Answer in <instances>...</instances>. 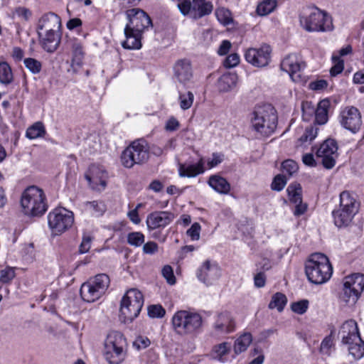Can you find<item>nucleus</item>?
Returning <instances> with one entry per match:
<instances>
[{
  "label": "nucleus",
  "mask_w": 364,
  "mask_h": 364,
  "mask_svg": "<svg viewBox=\"0 0 364 364\" xmlns=\"http://www.w3.org/2000/svg\"><path fill=\"white\" fill-rule=\"evenodd\" d=\"M277 110L270 104L256 105L250 114V123L252 129L262 136L272 134L277 126Z\"/></svg>",
  "instance_id": "1"
},
{
  "label": "nucleus",
  "mask_w": 364,
  "mask_h": 364,
  "mask_svg": "<svg viewBox=\"0 0 364 364\" xmlns=\"http://www.w3.org/2000/svg\"><path fill=\"white\" fill-rule=\"evenodd\" d=\"M305 273L310 282L322 284L331 277L333 267L325 255L315 253L311 255L306 262Z\"/></svg>",
  "instance_id": "2"
},
{
  "label": "nucleus",
  "mask_w": 364,
  "mask_h": 364,
  "mask_svg": "<svg viewBox=\"0 0 364 364\" xmlns=\"http://www.w3.org/2000/svg\"><path fill=\"white\" fill-rule=\"evenodd\" d=\"M360 204L355 195L345 191L340 194L339 206L332 212L333 223L338 228L348 226L358 213Z\"/></svg>",
  "instance_id": "3"
},
{
  "label": "nucleus",
  "mask_w": 364,
  "mask_h": 364,
  "mask_svg": "<svg viewBox=\"0 0 364 364\" xmlns=\"http://www.w3.org/2000/svg\"><path fill=\"white\" fill-rule=\"evenodd\" d=\"M299 23L308 32H326L333 28L331 16L317 8L304 9L299 14Z\"/></svg>",
  "instance_id": "4"
},
{
  "label": "nucleus",
  "mask_w": 364,
  "mask_h": 364,
  "mask_svg": "<svg viewBox=\"0 0 364 364\" xmlns=\"http://www.w3.org/2000/svg\"><path fill=\"white\" fill-rule=\"evenodd\" d=\"M21 204L23 213L30 216L41 215L48 208L43 191L36 186H30L23 192Z\"/></svg>",
  "instance_id": "5"
},
{
  "label": "nucleus",
  "mask_w": 364,
  "mask_h": 364,
  "mask_svg": "<svg viewBox=\"0 0 364 364\" xmlns=\"http://www.w3.org/2000/svg\"><path fill=\"white\" fill-rule=\"evenodd\" d=\"M124 345L125 338L122 333L116 331L108 333L104 342L102 353L109 364H121L124 361L126 357Z\"/></svg>",
  "instance_id": "6"
},
{
  "label": "nucleus",
  "mask_w": 364,
  "mask_h": 364,
  "mask_svg": "<svg viewBox=\"0 0 364 364\" xmlns=\"http://www.w3.org/2000/svg\"><path fill=\"white\" fill-rule=\"evenodd\" d=\"M174 331L181 335L191 334L202 326V316L196 313L186 310L176 311L171 319Z\"/></svg>",
  "instance_id": "7"
},
{
  "label": "nucleus",
  "mask_w": 364,
  "mask_h": 364,
  "mask_svg": "<svg viewBox=\"0 0 364 364\" xmlns=\"http://www.w3.org/2000/svg\"><path fill=\"white\" fill-rule=\"evenodd\" d=\"M109 282V277L105 274L90 279L81 286L80 293L82 299L87 302L98 300L107 291Z\"/></svg>",
  "instance_id": "8"
},
{
  "label": "nucleus",
  "mask_w": 364,
  "mask_h": 364,
  "mask_svg": "<svg viewBox=\"0 0 364 364\" xmlns=\"http://www.w3.org/2000/svg\"><path fill=\"white\" fill-rule=\"evenodd\" d=\"M149 157L148 144L143 139L133 141L121 155V161L126 168H132L134 164L146 162Z\"/></svg>",
  "instance_id": "9"
},
{
  "label": "nucleus",
  "mask_w": 364,
  "mask_h": 364,
  "mask_svg": "<svg viewBox=\"0 0 364 364\" xmlns=\"http://www.w3.org/2000/svg\"><path fill=\"white\" fill-rule=\"evenodd\" d=\"M144 304V297L136 289L128 290L121 301L120 313L124 321H132L139 314Z\"/></svg>",
  "instance_id": "10"
},
{
  "label": "nucleus",
  "mask_w": 364,
  "mask_h": 364,
  "mask_svg": "<svg viewBox=\"0 0 364 364\" xmlns=\"http://www.w3.org/2000/svg\"><path fill=\"white\" fill-rule=\"evenodd\" d=\"M364 289V274H353L343 279L340 299L346 304H355Z\"/></svg>",
  "instance_id": "11"
},
{
  "label": "nucleus",
  "mask_w": 364,
  "mask_h": 364,
  "mask_svg": "<svg viewBox=\"0 0 364 364\" xmlns=\"http://www.w3.org/2000/svg\"><path fill=\"white\" fill-rule=\"evenodd\" d=\"M48 222L52 232L60 235L73 226L74 214L65 208H56L48 213Z\"/></svg>",
  "instance_id": "12"
},
{
  "label": "nucleus",
  "mask_w": 364,
  "mask_h": 364,
  "mask_svg": "<svg viewBox=\"0 0 364 364\" xmlns=\"http://www.w3.org/2000/svg\"><path fill=\"white\" fill-rule=\"evenodd\" d=\"M128 23L126 26L132 31L143 34L150 27L152 21L150 16L144 10L139 8H132L126 11Z\"/></svg>",
  "instance_id": "13"
},
{
  "label": "nucleus",
  "mask_w": 364,
  "mask_h": 364,
  "mask_svg": "<svg viewBox=\"0 0 364 364\" xmlns=\"http://www.w3.org/2000/svg\"><path fill=\"white\" fill-rule=\"evenodd\" d=\"M338 119L343 128L353 134L358 133L362 126L361 113L353 106H347L341 109Z\"/></svg>",
  "instance_id": "14"
},
{
  "label": "nucleus",
  "mask_w": 364,
  "mask_h": 364,
  "mask_svg": "<svg viewBox=\"0 0 364 364\" xmlns=\"http://www.w3.org/2000/svg\"><path fill=\"white\" fill-rule=\"evenodd\" d=\"M317 158L321 159L323 166L331 169L335 166L338 156L337 142L332 139H328L320 144L319 147H314Z\"/></svg>",
  "instance_id": "15"
},
{
  "label": "nucleus",
  "mask_w": 364,
  "mask_h": 364,
  "mask_svg": "<svg viewBox=\"0 0 364 364\" xmlns=\"http://www.w3.org/2000/svg\"><path fill=\"white\" fill-rule=\"evenodd\" d=\"M271 52L270 46L267 44H263L259 48H248L245 53V58L252 65L262 68L269 65Z\"/></svg>",
  "instance_id": "16"
},
{
  "label": "nucleus",
  "mask_w": 364,
  "mask_h": 364,
  "mask_svg": "<svg viewBox=\"0 0 364 364\" xmlns=\"http://www.w3.org/2000/svg\"><path fill=\"white\" fill-rule=\"evenodd\" d=\"M197 277L206 285H212L220 278V268L216 262L206 260L198 269Z\"/></svg>",
  "instance_id": "17"
},
{
  "label": "nucleus",
  "mask_w": 364,
  "mask_h": 364,
  "mask_svg": "<svg viewBox=\"0 0 364 364\" xmlns=\"http://www.w3.org/2000/svg\"><path fill=\"white\" fill-rule=\"evenodd\" d=\"M213 329L219 335L234 332L236 329V322L232 314L228 311H223L218 314L213 324Z\"/></svg>",
  "instance_id": "18"
},
{
  "label": "nucleus",
  "mask_w": 364,
  "mask_h": 364,
  "mask_svg": "<svg viewBox=\"0 0 364 364\" xmlns=\"http://www.w3.org/2000/svg\"><path fill=\"white\" fill-rule=\"evenodd\" d=\"M174 219V215L168 211H156L150 213L146 218V226L149 232L163 229Z\"/></svg>",
  "instance_id": "19"
},
{
  "label": "nucleus",
  "mask_w": 364,
  "mask_h": 364,
  "mask_svg": "<svg viewBox=\"0 0 364 364\" xmlns=\"http://www.w3.org/2000/svg\"><path fill=\"white\" fill-rule=\"evenodd\" d=\"M338 336L343 345L352 341H360V335L355 321L353 319L346 321L339 329Z\"/></svg>",
  "instance_id": "20"
},
{
  "label": "nucleus",
  "mask_w": 364,
  "mask_h": 364,
  "mask_svg": "<svg viewBox=\"0 0 364 364\" xmlns=\"http://www.w3.org/2000/svg\"><path fill=\"white\" fill-rule=\"evenodd\" d=\"M60 26V17L53 12H49L39 19L37 30L41 32H59Z\"/></svg>",
  "instance_id": "21"
},
{
  "label": "nucleus",
  "mask_w": 364,
  "mask_h": 364,
  "mask_svg": "<svg viewBox=\"0 0 364 364\" xmlns=\"http://www.w3.org/2000/svg\"><path fill=\"white\" fill-rule=\"evenodd\" d=\"M205 160L203 157H200L198 162L194 164H178V171L180 177L194 178L205 172Z\"/></svg>",
  "instance_id": "22"
},
{
  "label": "nucleus",
  "mask_w": 364,
  "mask_h": 364,
  "mask_svg": "<svg viewBox=\"0 0 364 364\" xmlns=\"http://www.w3.org/2000/svg\"><path fill=\"white\" fill-rule=\"evenodd\" d=\"M42 48L47 52H54L60 45V32H41L38 31Z\"/></svg>",
  "instance_id": "23"
},
{
  "label": "nucleus",
  "mask_w": 364,
  "mask_h": 364,
  "mask_svg": "<svg viewBox=\"0 0 364 364\" xmlns=\"http://www.w3.org/2000/svg\"><path fill=\"white\" fill-rule=\"evenodd\" d=\"M237 76L235 72H225L218 80L217 88L220 92L232 91L237 85Z\"/></svg>",
  "instance_id": "24"
},
{
  "label": "nucleus",
  "mask_w": 364,
  "mask_h": 364,
  "mask_svg": "<svg viewBox=\"0 0 364 364\" xmlns=\"http://www.w3.org/2000/svg\"><path fill=\"white\" fill-rule=\"evenodd\" d=\"M125 40L122 46L125 49L136 50L141 47V38L143 34L132 31L127 27L124 28Z\"/></svg>",
  "instance_id": "25"
},
{
  "label": "nucleus",
  "mask_w": 364,
  "mask_h": 364,
  "mask_svg": "<svg viewBox=\"0 0 364 364\" xmlns=\"http://www.w3.org/2000/svg\"><path fill=\"white\" fill-rule=\"evenodd\" d=\"M85 178L90 183H93L94 188H97L98 185H100L102 188H105L107 184V173L105 170L92 166L90 168V174H87Z\"/></svg>",
  "instance_id": "26"
},
{
  "label": "nucleus",
  "mask_w": 364,
  "mask_h": 364,
  "mask_svg": "<svg viewBox=\"0 0 364 364\" xmlns=\"http://www.w3.org/2000/svg\"><path fill=\"white\" fill-rule=\"evenodd\" d=\"M213 9V4L206 0H193L192 18H200L211 14Z\"/></svg>",
  "instance_id": "27"
},
{
  "label": "nucleus",
  "mask_w": 364,
  "mask_h": 364,
  "mask_svg": "<svg viewBox=\"0 0 364 364\" xmlns=\"http://www.w3.org/2000/svg\"><path fill=\"white\" fill-rule=\"evenodd\" d=\"M208 184L220 194H228L230 191V184L223 177L219 175H212L209 177Z\"/></svg>",
  "instance_id": "28"
},
{
  "label": "nucleus",
  "mask_w": 364,
  "mask_h": 364,
  "mask_svg": "<svg viewBox=\"0 0 364 364\" xmlns=\"http://www.w3.org/2000/svg\"><path fill=\"white\" fill-rule=\"evenodd\" d=\"M330 101L327 99L321 100L316 107L314 118L317 124H324L328 122V111Z\"/></svg>",
  "instance_id": "29"
},
{
  "label": "nucleus",
  "mask_w": 364,
  "mask_h": 364,
  "mask_svg": "<svg viewBox=\"0 0 364 364\" xmlns=\"http://www.w3.org/2000/svg\"><path fill=\"white\" fill-rule=\"evenodd\" d=\"M252 341V336L249 332L241 333L236 338L233 346V350L235 355L245 352Z\"/></svg>",
  "instance_id": "30"
},
{
  "label": "nucleus",
  "mask_w": 364,
  "mask_h": 364,
  "mask_svg": "<svg viewBox=\"0 0 364 364\" xmlns=\"http://www.w3.org/2000/svg\"><path fill=\"white\" fill-rule=\"evenodd\" d=\"M352 46L348 45L339 50L334 52L332 55L331 60L333 66L331 68H344L345 58L348 55L352 53Z\"/></svg>",
  "instance_id": "31"
},
{
  "label": "nucleus",
  "mask_w": 364,
  "mask_h": 364,
  "mask_svg": "<svg viewBox=\"0 0 364 364\" xmlns=\"http://www.w3.org/2000/svg\"><path fill=\"white\" fill-rule=\"evenodd\" d=\"M71 48L73 50V58L71 60V66L81 67L83 63L84 52L82 44L76 39L71 43Z\"/></svg>",
  "instance_id": "32"
},
{
  "label": "nucleus",
  "mask_w": 364,
  "mask_h": 364,
  "mask_svg": "<svg viewBox=\"0 0 364 364\" xmlns=\"http://www.w3.org/2000/svg\"><path fill=\"white\" fill-rule=\"evenodd\" d=\"M306 66V63L296 54L287 55L281 63V68H302Z\"/></svg>",
  "instance_id": "33"
},
{
  "label": "nucleus",
  "mask_w": 364,
  "mask_h": 364,
  "mask_svg": "<svg viewBox=\"0 0 364 364\" xmlns=\"http://www.w3.org/2000/svg\"><path fill=\"white\" fill-rule=\"evenodd\" d=\"M345 345L348 346L349 354L355 360H359L364 356V341L361 338H360V341H352Z\"/></svg>",
  "instance_id": "34"
},
{
  "label": "nucleus",
  "mask_w": 364,
  "mask_h": 364,
  "mask_svg": "<svg viewBox=\"0 0 364 364\" xmlns=\"http://www.w3.org/2000/svg\"><path fill=\"white\" fill-rule=\"evenodd\" d=\"M232 348V344L230 342H223L216 345L213 348V353L215 358L224 363L228 360V355Z\"/></svg>",
  "instance_id": "35"
},
{
  "label": "nucleus",
  "mask_w": 364,
  "mask_h": 364,
  "mask_svg": "<svg viewBox=\"0 0 364 364\" xmlns=\"http://www.w3.org/2000/svg\"><path fill=\"white\" fill-rule=\"evenodd\" d=\"M45 134L46 129L43 124L37 122L27 129L26 136L30 139H35L43 136Z\"/></svg>",
  "instance_id": "36"
},
{
  "label": "nucleus",
  "mask_w": 364,
  "mask_h": 364,
  "mask_svg": "<svg viewBox=\"0 0 364 364\" xmlns=\"http://www.w3.org/2000/svg\"><path fill=\"white\" fill-rule=\"evenodd\" d=\"M287 191L288 193L289 198L291 203H297L301 202V187L299 183H291L288 186Z\"/></svg>",
  "instance_id": "37"
},
{
  "label": "nucleus",
  "mask_w": 364,
  "mask_h": 364,
  "mask_svg": "<svg viewBox=\"0 0 364 364\" xmlns=\"http://www.w3.org/2000/svg\"><path fill=\"white\" fill-rule=\"evenodd\" d=\"M277 0H264L257 5V13L259 16H267L277 7Z\"/></svg>",
  "instance_id": "38"
},
{
  "label": "nucleus",
  "mask_w": 364,
  "mask_h": 364,
  "mask_svg": "<svg viewBox=\"0 0 364 364\" xmlns=\"http://www.w3.org/2000/svg\"><path fill=\"white\" fill-rule=\"evenodd\" d=\"M287 301V297L284 294L279 292L276 293L272 296V300L269 304V308L271 309H277L279 311H282Z\"/></svg>",
  "instance_id": "39"
},
{
  "label": "nucleus",
  "mask_w": 364,
  "mask_h": 364,
  "mask_svg": "<svg viewBox=\"0 0 364 364\" xmlns=\"http://www.w3.org/2000/svg\"><path fill=\"white\" fill-rule=\"evenodd\" d=\"M318 134V128L314 126H310L307 127L299 139V145L301 146L306 143H311Z\"/></svg>",
  "instance_id": "40"
},
{
  "label": "nucleus",
  "mask_w": 364,
  "mask_h": 364,
  "mask_svg": "<svg viewBox=\"0 0 364 364\" xmlns=\"http://www.w3.org/2000/svg\"><path fill=\"white\" fill-rule=\"evenodd\" d=\"M145 236L141 232H132L127 235V243L134 247H139L144 243Z\"/></svg>",
  "instance_id": "41"
},
{
  "label": "nucleus",
  "mask_w": 364,
  "mask_h": 364,
  "mask_svg": "<svg viewBox=\"0 0 364 364\" xmlns=\"http://www.w3.org/2000/svg\"><path fill=\"white\" fill-rule=\"evenodd\" d=\"M299 167L297 164L291 160L288 159L282 164V171L284 176L291 177L298 171Z\"/></svg>",
  "instance_id": "42"
},
{
  "label": "nucleus",
  "mask_w": 364,
  "mask_h": 364,
  "mask_svg": "<svg viewBox=\"0 0 364 364\" xmlns=\"http://www.w3.org/2000/svg\"><path fill=\"white\" fill-rule=\"evenodd\" d=\"M215 16L218 21L224 26H228L232 22L231 14L225 8H218L215 10Z\"/></svg>",
  "instance_id": "43"
},
{
  "label": "nucleus",
  "mask_w": 364,
  "mask_h": 364,
  "mask_svg": "<svg viewBox=\"0 0 364 364\" xmlns=\"http://www.w3.org/2000/svg\"><path fill=\"white\" fill-rule=\"evenodd\" d=\"M86 208L96 216L102 215L106 210L105 205L101 201H92L86 203Z\"/></svg>",
  "instance_id": "44"
},
{
  "label": "nucleus",
  "mask_w": 364,
  "mask_h": 364,
  "mask_svg": "<svg viewBox=\"0 0 364 364\" xmlns=\"http://www.w3.org/2000/svg\"><path fill=\"white\" fill-rule=\"evenodd\" d=\"M302 117L305 121H310L313 117H314L316 107L311 102L305 101L302 102Z\"/></svg>",
  "instance_id": "45"
},
{
  "label": "nucleus",
  "mask_w": 364,
  "mask_h": 364,
  "mask_svg": "<svg viewBox=\"0 0 364 364\" xmlns=\"http://www.w3.org/2000/svg\"><path fill=\"white\" fill-rule=\"evenodd\" d=\"M193 100L194 95L190 91L185 93H181L179 95L180 107L183 110L189 109L192 106Z\"/></svg>",
  "instance_id": "46"
},
{
  "label": "nucleus",
  "mask_w": 364,
  "mask_h": 364,
  "mask_svg": "<svg viewBox=\"0 0 364 364\" xmlns=\"http://www.w3.org/2000/svg\"><path fill=\"white\" fill-rule=\"evenodd\" d=\"M333 347V339L331 336H326L321 342L320 352L327 356L331 355Z\"/></svg>",
  "instance_id": "47"
},
{
  "label": "nucleus",
  "mask_w": 364,
  "mask_h": 364,
  "mask_svg": "<svg viewBox=\"0 0 364 364\" xmlns=\"http://www.w3.org/2000/svg\"><path fill=\"white\" fill-rule=\"evenodd\" d=\"M165 314V309L159 304L151 305L148 308V314L151 318H162Z\"/></svg>",
  "instance_id": "48"
},
{
  "label": "nucleus",
  "mask_w": 364,
  "mask_h": 364,
  "mask_svg": "<svg viewBox=\"0 0 364 364\" xmlns=\"http://www.w3.org/2000/svg\"><path fill=\"white\" fill-rule=\"evenodd\" d=\"M93 237L87 233H84L82 238V242L79 247V252L81 254H84L87 252L90 247L92 242Z\"/></svg>",
  "instance_id": "49"
},
{
  "label": "nucleus",
  "mask_w": 364,
  "mask_h": 364,
  "mask_svg": "<svg viewBox=\"0 0 364 364\" xmlns=\"http://www.w3.org/2000/svg\"><path fill=\"white\" fill-rule=\"evenodd\" d=\"M192 5L193 1H191L190 0H178L177 6L183 15L186 16L190 14V16L192 17Z\"/></svg>",
  "instance_id": "50"
},
{
  "label": "nucleus",
  "mask_w": 364,
  "mask_h": 364,
  "mask_svg": "<svg viewBox=\"0 0 364 364\" xmlns=\"http://www.w3.org/2000/svg\"><path fill=\"white\" fill-rule=\"evenodd\" d=\"M308 307L309 301L307 300H301L297 302H294L291 306V310L298 314H304L307 311Z\"/></svg>",
  "instance_id": "51"
},
{
  "label": "nucleus",
  "mask_w": 364,
  "mask_h": 364,
  "mask_svg": "<svg viewBox=\"0 0 364 364\" xmlns=\"http://www.w3.org/2000/svg\"><path fill=\"white\" fill-rule=\"evenodd\" d=\"M286 183V176L284 175H277L274 177L271 187L272 190L280 191L284 188Z\"/></svg>",
  "instance_id": "52"
},
{
  "label": "nucleus",
  "mask_w": 364,
  "mask_h": 364,
  "mask_svg": "<svg viewBox=\"0 0 364 364\" xmlns=\"http://www.w3.org/2000/svg\"><path fill=\"white\" fill-rule=\"evenodd\" d=\"M224 155L221 153H213L212 157L208 159L207 162L208 168H213L223 162Z\"/></svg>",
  "instance_id": "53"
},
{
  "label": "nucleus",
  "mask_w": 364,
  "mask_h": 364,
  "mask_svg": "<svg viewBox=\"0 0 364 364\" xmlns=\"http://www.w3.org/2000/svg\"><path fill=\"white\" fill-rule=\"evenodd\" d=\"M15 277L14 269L11 267H6L0 272V282L2 283H8L11 282Z\"/></svg>",
  "instance_id": "54"
},
{
  "label": "nucleus",
  "mask_w": 364,
  "mask_h": 364,
  "mask_svg": "<svg viewBox=\"0 0 364 364\" xmlns=\"http://www.w3.org/2000/svg\"><path fill=\"white\" fill-rule=\"evenodd\" d=\"M13 15L23 20L28 21L31 16V11L26 7L18 6L13 11Z\"/></svg>",
  "instance_id": "55"
},
{
  "label": "nucleus",
  "mask_w": 364,
  "mask_h": 364,
  "mask_svg": "<svg viewBox=\"0 0 364 364\" xmlns=\"http://www.w3.org/2000/svg\"><path fill=\"white\" fill-rule=\"evenodd\" d=\"M285 70L287 71L289 77L294 82L302 83L306 81V77L303 75L302 70H290L289 71L287 70Z\"/></svg>",
  "instance_id": "56"
},
{
  "label": "nucleus",
  "mask_w": 364,
  "mask_h": 364,
  "mask_svg": "<svg viewBox=\"0 0 364 364\" xmlns=\"http://www.w3.org/2000/svg\"><path fill=\"white\" fill-rule=\"evenodd\" d=\"M142 250L144 254L153 255L159 252V245L154 241H149L144 243Z\"/></svg>",
  "instance_id": "57"
},
{
  "label": "nucleus",
  "mask_w": 364,
  "mask_h": 364,
  "mask_svg": "<svg viewBox=\"0 0 364 364\" xmlns=\"http://www.w3.org/2000/svg\"><path fill=\"white\" fill-rule=\"evenodd\" d=\"M162 275L166 279L167 282L172 285L176 283V277L173 274V269L169 265H166L162 269Z\"/></svg>",
  "instance_id": "58"
},
{
  "label": "nucleus",
  "mask_w": 364,
  "mask_h": 364,
  "mask_svg": "<svg viewBox=\"0 0 364 364\" xmlns=\"http://www.w3.org/2000/svg\"><path fill=\"white\" fill-rule=\"evenodd\" d=\"M240 63V57L237 53L229 55L225 60L223 64L225 68H232Z\"/></svg>",
  "instance_id": "59"
},
{
  "label": "nucleus",
  "mask_w": 364,
  "mask_h": 364,
  "mask_svg": "<svg viewBox=\"0 0 364 364\" xmlns=\"http://www.w3.org/2000/svg\"><path fill=\"white\" fill-rule=\"evenodd\" d=\"M200 225L198 223H193L188 230L187 234L193 240H198L200 237Z\"/></svg>",
  "instance_id": "60"
},
{
  "label": "nucleus",
  "mask_w": 364,
  "mask_h": 364,
  "mask_svg": "<svg viewBox=\"0 0 364 364\" xmlns=\"http://www.w3.org/2000/svg\"><path fill=\"white\" fill-rule=\"evenodd\" d=\"M176 76L181 82L186 83L192 77L191 70H176Z\"/></svg>",
  "instance_id": "61"
},
{
  "label": "nucleus",
  "mask_w": 364,
  "mask_h": 364,
  "mask_svg": "<svg viewBox=\"0 0 364 364\" xmlns=\"http://www.w3.org/2000/svg\"><path fill=\"white\" fill-rule=\"evenodd\" d=\"M12 70H0V82L2 84H9L13 80Z\"/></svg>",
  "instance_id": "62"
},
{
  "label": "nucleus",
  "mask_w": 364,
  "mask_h": 364,
  "mask_svg": "<svg viewBox=\"0 0 364 364\" xmlns=\"http://www.w3.org/2000/svg\"><path fill=\"white\" fill-rule=\"evenodd\" d=\"M150 341L147 337L139 336L134 341V346L137 349H144L150 345Z\"/></svg>",
  "instance_id": "63"
},
{
  "label": "nucleus",
  "mask_w": 364,
  "mask_h": 364,
  "mask_svg": "<svg viewBox=\"0 0 364 364\" xmlns=\"http://www.w3.org/2000/svg\"><path fill=\"white\" fill-rule=\"evenodd\" d=\"M328 86V82L324 80H318L316 81H313L309 84V88L312 90L320 91L326 88Z\"/></svg>",
  "instance_id": "64"
}]
</instances>
